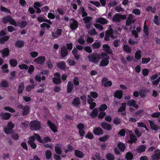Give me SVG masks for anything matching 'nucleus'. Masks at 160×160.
I'll return each mask as SVG.
<instances>
[{
  "instance_id": "nucleus-64",
  "label": "nucleus",
  "mask_w": 160,
  "mask_h": 160,
  "mask_svg": "<svg viewBox=\"0 0 160 160\" xmlns=\"http://www.w3.org/2000/svg\"><path fill=\"white\" fill-rule=\"evenodd\" d=\"M66 49L67 50L71 51L73 48V44L72 43H67L66 44Z\"/></svg>"
},
{
  "instance_id": "nucleus-44",
  "label": "nucleus",
  "mask_w": 160,
  "mask_h": 160,
  "mask_svg": "<svg viewBox=\"0 0 160 160\" xmlns=\"http://www.w3.org/2000/svg\"><path fill=\"white\" fill-rule=\"evenodd\" d=\"M46 158L48 159H50L52 156V153L50 150H47L45 152Z\"/></svg>"
},
{
  "instance_id": "nucleus-6",
  "label": "nucleus",
  "mask_w": 160,
  "mask_h": 160,
  "mask_svg": "<svg viewBox=\"0 0 160 160\" xmlns=\"http://www.w3.org/2000/svg\"><path fill=\"white\" fill-rule=\"evenodd\" d=\"M47 124L51 130L54 132H58L57 128L56 125L49 120L47 121Z\"/></svg>"
},
{
  "instance_id": "nucleus-58",
  "label": "nucleus",
  "mask_w": 160,
  "mask_h": 160,
  "mask_svg": "<svg viewBox=\"0 0 160 160\" xmlns=\"http://www.w3.org/2000/svg\"><path fill=\"white\" fill-rule=\"evenodd\" d=\"M88 33L91 36L93 35H96L97 34V33L95 29L94 28H93L91 30L89 31Z\"/></svg>"
},
{
  "instance_id": "nucleus-9",
  "label": "nucleus",
  "mask_w": 160,
  "mask_h": 160,
  "mask_svg": "<svg viewBox=\"0 0 160 160\" xmlns=\"http://www.w3.org/2000/svg\"><path fill=\"white\" fill-rule=\"evenodd\" d=\"M101 127L104 129L110 131L112 129V127L111 124L106 122H102L101 123Z\"/></svg>"
},
{
  "instance_id": "nucleus-18",
  "label": "nucleus",
  "mask_w": 160,
  "mask_h": 160,
  "mask_svg": "<svg viewBox=\"0 0 160 160\" xmlns=\"http://www.w3.org/2000/svg\"><path fill=\"white\" fill-rule=\"evenodd\" d=\"M30 112V107L28 105H26L23 108L22 115L23 116H26Z\"/></svg>"
},
{
  "instance_id": "nucleus-53",
  "label": "nucleus",
  "mask_w": 160,
  "mask_h": 160,
  "mask_svg": "<svg viewBox=\"0 0 160 160\" xmlns=\"http://www.w3.org/2000/svg\"><path fill=\"white\" fill-rule=\"evenodd\" d=\"M151 59V58H142V63L143 64L147 63L150 61Z\"/></svg>"
},
{
  "instance_id": "nucleus-8",
  "label": "nucleus",
  "mask_w": 160,
  "mask_h": 160,
  "mask_svg": "<svg viewBox=\"0 0 160 160\" xmlns=\"http://www.w3.org/2000/svg\"><path fill=\"white\" fill-rule=\"evenodd\" d=\"M93 132L96 135L99 136L103 134L102 129L100 127L95 128L93 130Z\"/></svg>"
},
{
  "instance_id": "nucleus-2",
  "label": "nucleus",
  "mask_w": 160,
  "mask_h": 160,
  "mask_svg": "<svg viewBox=\"0 0 160 160\" xmlns=\"http://www.w3.org/2000/svg\"><path fill=\"white\" fill-rule=\"evenodd\" d=\"M88 58L90 62L97 64L99 61L100 55L98 53H91L88 56Z\"/></svg>"
},
{
  "instance_id": "nucleus-28",
  "label": "nucleus",
  "mask_w": 160,
  "mask_h": 160,
  "mask_svg": "<svg viewBox=\"0 0 160 160\" xmlns=\"http://www.w3.org/2000/svg\"><path fill=\"white\" fill-rule=\"evenodd\" d=\"M74 154L77 157L80 158H82L84 156L83 153L81 151L78 150L74 151Z\"/></svg>"
},
{
  "instance_id": "nucleus-45",
  "label": "nucleus",
  "mask_w": 160,
  "mask_h": 160,
  "mask_svg": "<svg viewBox=\"0 0 160 160\" xmlns=\"http://www.w3.org/2000/svg\"><path fill=\"white\" fill-rule=\"evenodd\" d=\"M152 158L153 160H157L160 159V152L157 154H155L152 156Z\"/></svg>"
},
{
  "instance_id": "nucleus-16",
  "label": "nucleus",
  "mask_w": 160,
  "mask_h": 160,
  "mask_svg": "<svg viewBox=\"0 0 160 160\" xmlns=\"http://www.w3.org/2000/svg\"><path fill=\"white\" fill-rule=\"evenodd\" d=\"M9 49L8 48H4L3 49L0 50V53L2 54V57L4 58L9 55Z\"/></svg>"
},
{
  "instance_id": "nucleus-36",
  "label": "nucleus",
  "mask_w": 160,
  "mask_h": 160,
  "mask_svg": "<svg viewBox=\"0 0 160 160\" xmlns=\"http://www.w3.org/2000/svg\"><path fill=\"white\" fill-rule=\"evenodd\" d=\"M101 43L99 42H95L92 45L93 49L98 48L101 47Z\"/></svg>"
},
{
  "instance_id": "nucleus-26",
  "label": "nucleus",
  "mask_w": 160,
  "mask_h": 160,
  "mask_svg": "<svg viewBox=\"0 0 160 160\" xmlns=\"http://www.w3.org/2000/svg\"><path fill=\"white\" fill-rule=\"evenodd\" d=\"M102 48L104 49V50L108 54H111L112 53V50L110 49V47L107 44H104L102 46Z\"/></svg>"
},
{
  "instance_id": "nucleus-32",
  "label": "nucleus",
  "mask_w": 160,
  "mask_h": 160,
  "mask_svg": "<svg viewBox=\"0 0 160 160\" xmlns=\"http://www.w3.org/2000/svg\"><path fill=\"white\" fill-rule=\"evenodd\" d=\"M98 115V112L97 108H95L92 111L90 114V116L92 118H94L97 117Z\"/></svg>"
},
{
  "instance_id": "nucleus-38",
  "label": "nucleus",
  "mask_w": 160,
  "mask_h": 160,
  "mask_svg": "<svg viewBox=\"0 0 160 160\" xmlns=\"http://www.w3.org/2000/svg\"><path fill=\"white\" fill-rule=\"evenodd\" d=\"M110 136L109 135H105L102 137H100L99 138V140L102 142H105L109 138Z\"/></svg>"
},
{
  "instance_id": "nucleus-51",
  "label": "nucleus",
  "mask_w": 160,
  "mask_h": 160,
  "mask_svg": "<svg viewBox=\"0 0 160 160\" xmlns=\"http://www.w3.org/2000/svg\"><path fill=\"white\" fill-rule=\"evenodd\" d=\"M52 141L51 139L49 137L47 136L44 137L42 139V143H46L48 142H51Z\"/></svg>"
},
{
  "instance_id": "nucleus-55",
  "label": "nucleus",
  "mask_w": 160,
  "mask_h": 160,
  "mask_svg": "<svg viewBox=\"0 0 160 160\" xmlns=\"http://www.w3.org/2000/svg\"><path fill=\"white\" fill-rule=\"evenodd\" d=\"M19 68L21 70H27L28 67L26 64H22L18 66Z\"/></svg>"
},
{
  "instance_id": "nucleus-20",
  "label": "nucleus",
  "mask_w": 160,
  "mask_h": 160,
  "mask_svg": "<svg viewBox=\"0 0 160 160\" xmlns=\"http://www.w3.org/2000/svg\"><path fill=\"white\" fill-rule=\"evenodd\" d=\"M108 22L107 19L102 17H100L96 20V22L102 25L107 24Z\"/></svg>"
},
{
  "instance_id": "nucleus-25",
  "label": "nucleus",
  "mask_w": 160,
  "mask_h": 160,
  "mask_svg": "<svg viewBox=\"0 0 160 160\" xmlns=\"http://www.w3.org/2000/svg\"><path fill=\"white\" fill-rule=\"evenodd\" d=\"M73 89V83L70 81H69L68 83L67 86V92L68 93L72 92Z\"/></svg>"
},
{
  "instance_id": "nucleus-49",
  "label": "nucleus",
  "mask_w": 160,
  "mask_h": 160,
  "mask_svg": "<svg viewBox=\"0 0 160 160\" xmlns=\"http://www.w3.org/2000/svg\"><path fill=\"white\" fill-rule=\"evenodd\" d=\"M11 16H8L4 17L3 18L2 21L4 23L6 24L9 22L10 20L11 19Z\"/></svg>"
},
{
  "instance_id": "nucleus-46",
  "label": "nucleus",
  "mask_w": 160,
  "mask_h": 160,
  "mask_svg": "<svg viewBox=\"0 0 160 160\" xmlns=\"http://www.w3.org/2000/svg\"><path fill=\"white\" fill-rule=\"evenodd\" d=\"M123 49L125 52L131 53V48L128 45H125L123 47Z\"/></svg>"
},
{
  "instance_id": "nucleus-56",
  "label": "nucleus",
  "mask_w": 160,
  "mask_h": 160,
  "mask_svg": "<svg viewBox=\"0 0 160 160\" xmlns=\"http://www.w3.org/2000/svg\"><path fill=\"white\" fill-rule=\"evenodd\" d=\"M106 115L105 112H100L99 114L98 115V117L100 119L103 118Z\"/></svg>"
},
{
  "instance_id": "nucleus-12",
  "label": "nucleus",
  "mask_w": 160,
  "mask_h": 160,
  "mask_svg": "<svg viewBox=\"0 0 160 160\" xmlns=\"http://www.w3.org/2000/svg\"><path fill=\"white\" fill-rule=\"evenodd\" d=\"M109 57L108 56V57L103 58L101 61L99 66L100 67H104L107 66L109 63Z\"/></svg>"
},
{
  "instance_id": "nucleus-30",
  "label": "nucleus",
  "mask_w": 160,
  "mask_h": 160,
  "mask_svg": "<svg viewBox=\"0 0 160 160\" xmlns=\"http://www.w3.org/2000/svg\"><path fill=\"white\" fill-rule=\"evenodd\" d=\"M142 52L141 50H138L137 51L135 54V58L138 60H140L142 57Z\"/></svg>"
},
{
  "instance_id": "nucleus-22",
  "label": "nucleus",
  "mask_w": 160,
  "mask_h": 160,
  "mask_svg": "<svg viewBox=\"0 0 160 160\" xmlns=\"http://www.w3.org/2000/svg\"><path fill=\"white\" fill-rule=\"evenodd\" d=\"M72 104L75 107L80 106L81 104L80 99L78 97L75 98L72 101Z\"/></svg>"
},
{
  "instance_id": "nucleus-29",
  "label": "nucleus",
  "mask_w": 160,
  "mask_h": 160,
  "mask_svg": "<svg viewBox=\"0 0 160 160\" xmlns=\"http://www.w3.org/2000/svg\"><path fill=\"white\" fill-rule=\"evenodd\" d=\"M146 149V147L144 145H141L137 149L136 151L138 153H141L145 151Z\"/></svg>"
},
{
  "instance_id": "nucleus-31",
  "label": "nucleus",
  "mask_w": 160,
  "mask_h": 160,
  "mask_svg": "<svg viewBox=\"0 0 160 160\" xmlns=\"http://www.w3.org/2000/svg\"><path fill=\"white\" fill-rule=\"evenodd\" d=\"M11 67H15L18 64L17 61L15 59H11L9 61Z\"/></svg>"
},
{
  "instance_id": "nucleus-24",
  "label": "nucleus",
  "mask_w": 160,
  "mask_h": 160,
  "mask_svg": "<svg viewBox=\"0 0 160 160\" xmlns=\"http://www.w3.org/2000/svg\"><path fill=\"white\" fill-rule=\"evenodd\" d=\"M24 42L23 40H18L16 42L14 45L16 47L21 48L24 46Z\"/></svg>"
},
{
  "instance_id": "nucleus-7",
  "label": "nucleus",
  "mask_w": 160,
  "mask_h": 160,
  "mask_svg": "<svg viewBox=\"0 0 160 160\" xmlns=\"http://www.w3.org/2000/svg\"><path fill=\"white\" fill-rule=\"evenodd\" d=\"M47 124L51 130L54 132H58L57 128L56 125L49 120L47 121Z\"/></svg>"
},
{
  "instance_id": "nucleus-10",
  "label": "nucleus",
  "mask_w": 160,
  "mask_h": 160,
  "mask_svg": "<svg viewBox=\"0 0 160 160\" xmlns=\"http://www.w3.org/2000/svg\"><path fill=\"white\" fill-rule=\"evenodd\" d=\"M68 50L67 49L65 46H63L61 48L60 51V55L62 58H64L67 56L68 54Z\"/></svg>"
},
{
  "instance_id": "nucleus-23",
  "label": "nucleus",
  "mask_w": 160,
  "mask_h": 160,
  "mask_svg": "<svg viewBox=\"0 0 160 160\" xmlns=\"http://www.w3.org/2000/svg\"><path fill=\"white\" fill-rule=\"evenodd\" d=\"M61 146V144H57L55 146V152L58 155H61L62 152V148Z\"/></svg>"
},
{
  "instance_id": "nucleus-41",
  "label": "nucleus",
  "mask_w": 160,
  "mask_h": 160,
  "mask_svg": "<svg viewBox=\"0 0 160 160\" xmlns=\"http://www.w3.org/2000/svg\"><path fill=\"white\" fill-rule=\"evenodd\" d=\"M139 94L142 98H144L146 96V90L144 89H141L139 91Z\"/></svg>"
},
{
  "instance_id": "nucleus-54",
  "label": "nucleus",
  "mask_w": 160,
  "mask_h": 160,
  "mask_svg": "<svg viewBox=\"0 0 160 160\" xmlns=\"http://www.w3.org/2000/svg\"><path fill=\"white\" fill-rule=\"evenodd\" d=\"M0 10L2 12H5L8 13L10 14L11 13V12L9 10L2 6L0 7Z\"/></svg>"
},
{
  "instance_id": "nucleus-5",
  "label": "nucleus",
  "mask_w": 160,
  "mask_h": 160,
  "mask_svg": "<svg viewBox=\"0 0 160 160\" xmlns=\"http://www.w3.org/2000/svg\"><path fill=\"white\" fill-rule=\"evenodd\" d=\"M45 60L46 58L45 57L41 56L34 59V62L38 64L42 65L44 63Z\"/></svg>"
},
{
  "instance_id": "nucleus-27",
  "label": "nucleus",
  "mask_w": 160,
  "mask_h": 160,
  "mask_svg": "<svg viewBox=\"0 0 160 160\" xmlns=\"http://www.w3.org/2000/svg\"><path fill=\"white\" fill-rule=\"evenodd\" d=\"M117 146L120 151L122 152H124L126 148L124 144L121 142H119L117 144Z\"/></svg>"
},
{
  "instance_id": "nucleus-42",
  "label": "nucleus",
  "mask_w": 160,
  "mask_h": 160,
  "mask_svg": "<svg viewBox=\"0 0 160 160\" xmlns=\"http://www.w3.org/2000/svg\"><path fill=\"white\" fill-rule=\"evenodd\" d=\"M36 85L32 84L31 85H28L26 88V91L28 92H30L31 90L34 88Z\"/></svg>"
},
{
  "instance_id": "nucleus-1",
  "label": "nucleus",
  "mask_w": 160,
  "mask_h": 160,
  "mask_svg": "<svg viewBox=\"0 0 160 160\" xmlns=\"http://www.w3.org/2000/svg\"><path fill=\"white\" fill-rule=\"evenodd\" d=\"M29 126L30 129L32 131L38 130L41 128L40 122L36 120H34L30 122Z\"/></svg>"
},
{
  "instance_id": "nucleus-48",
  "label": "nucleus",
  "mask_w": 160,
  "mask_h": 160,
  "mask_svg": "<svg viewBox=\"0 0 160 160\" xmlns=\"http://www.w3.org/2000/svg\"><path fill=\"white\" fill-rule=\"evenodd\" d=\"M121 122V119L117 117H116L113 119V123L116 125H118L120 124Z\"/></svg>"
},
{
  "instance_id": "nucleus-35",
  "label": "nucleus",
  "mask_w": 160,
  "mask_h": 160,
  "mask_svg": "<svg viewBox=\"0 0 160 160\" xmlns=\"http://www.w3.org/2000/svg\"><path fill=\"white\" fill-rule=\"evenodd\" d=\"M106 158L107 160H114L115 156L112 153H108L106 155Z\"/></svg>"
},
{
  "instance_id": "nucleus-34",
  "label": "nucleus",
  "mask_w": 160,
  "mask_h": 160,
  "mask_svg": "<svg viewBox=\"0 0 160 160\" xmlns=\"http://www.w3.org/2000/svg\"><path fill=\"white\" fill-rule=\"evenodd\" d=\"M46 64L48 67V68L50 69H52L53 68V65L51 59H48V60H47Z\"/></svg>"
},
{
  "instance_id": "nucleus-14",
  "label": "nucleus",
  "mask_w": 160,
  "mask_h": 160,
  "mask_svg": "<svg viewBox=\"0 0 160 160\" xmlns=\"http://www.w3.org/2000/svg\"><path fill=\"white\" fill-rule=\"evenodd\" d=\"M25 89V84L23 82H21L18 86V94H21Z\"/></svg>"
},
{
  "instance_id": "nucleus-4",
  "label": "nucleus",
  "mask_w": 160,
  "mask_h": 160,
  "mask_svg": "<svg viewBox=\"0 0 160 160\" xmlns=\"http://www.w3.org/2000/svg\"><path fill=\"white\" fill-rule=\"evenodd\" d=\"M110 37L113 39L115 38V37L113 35V30L111 28L106 31L104 39L106 41H108L110 40Z\"/></svg>"
},
{
  "instance_id": "nucleus-43",
  "label": "nucleus",
  "mask_w": 160,
  "mask_h": 160,
  "mask_svg": "<svg viewBox=\"0 0 160 160\" xmlns=\"http://www.w3.org/2000/svg\"><path fill=\"white\" fill-rule=\"evenodd\" d=\"M0 86L3 88H8L9 86L8 83L7 81H2L0 84Z\"/></svg>"
},
{
  "instance_id": "nucleus-3",
  "label": "nucleus",
  "mask_w": 160,
  "mask_h": 160,
  "mask_svg": "<svg viewBox=\"0 0 160 160\" xmlns=\"http://www.w3.org/2000/svg\"><path fill=\"white\" fill-rule=\"evenodd\" d=\"M127 19L126 15L124 14H120L119 13L115 14L112 17V20L113 22H119L121 20H125Z\"/></svg>"
},
{
  "instance_id": "nucleus-15",
  "label": "nucleus",
  "mask_w": 160,
  "mask_h": 160,
  "mask_svg": "<svg viewBox=\"0 0 160 160\" xmlns=\"http://www.w3.org/2000/svg\"><path fill=\"white\" fill-rule=\"evenodd\" d=\"M136 101L134 100H129L127 103V105L129 106H132L135 108H138V105L136 104Z\"/></svg>"
},
{
  "instance_id": "nucleus-21",
  "label": "nucleus",
  "mask_w": 160,
  "mask_h": 160,
  "mask_svg": "<svg viewBox=\"0 0 160 160\" xmlns=\"http://www.w3.org/2000/svg\"><path fill=\"white\" fill-rule=\"evenodd\" d=\"M57 67L60 69L65 70L66 66L64 61H61L57 63Z\"/></svg>"
},
{
  "instance_id": "nucleus-62",
  "label": "nucleus",
  "mask_w": 160,
  "mask_h": 160,
  "mask_svg": "<svg viewBox=\"0 0 160 160\" xmlns=\"http://www.w3.org/2000/svg\"><path fill=\"white\" fill-rule=\"evenodd\" d=\"M132 12L134 14L138 15L141 13L140 10L139 9H135L132 10Z\"/></svg>"
},
{
  "instance_id": "nucleus-59",
  "label": "nucleus",
  "mask_w": 160,
  "mask_h": 160,
  "mask_svg": "<svg viewBox=\"0 0 160 160\" xmlns=\"http://www.w3.org/2000/svg\"><path fill=\"white\" fill-rule=\"evenodd\" d=\"M85 137L89 139H92L94 138V136L91 132H88Z\"/></svg>"
},
{
  "instance_id": "nucleus-33",
  "label": "nucleus",
  "mask_w": 160,
  "mask_h": 160,
  "mask_svg": "<svg viewBox=\"0 0 160 160\" xmlns=\"http://www.w3.org/2000/svg\"><path fill=\"white\" fill-rule=\"evenodd\" d=\"M9 38L8 36H6L0 38V44H3L5 42L7 41Z\"/></svg>"
},
{
  "instance_id": "nucleus-50",
  "label": "nucleus",
  "mask_w": 160,
  "mask_h": 160,
  "mask_svg": "<svg viewBox=\"0 0 160 160\" xmlns=\"http://www.w3.org/2000/svg\"><path fill=\"white\" fill-rule=\"evenodd\" d=\"M34 135L35 137H36L35 139H36L38 142L41 143H42V139L41 137L38 134L36 133H34Z\"/></svg>"
},
{
  "instance_id": "nucleus-52",
  "label": "nucleus",
  "mask_w": 160,
  "mask_h": 160,
  "mask_svg": "<svg viewBox=\"0 0 160 160\" xmlns=\"http://www.w3.org/2000/svg\"><path fill=\"white\" fill-rule=\"evenodd\" d=\"M146 10L148 12L151 11L152 13H154L156 11V8H152L151 6H149L146 8Z\"/></svg>"
},
{
  "instance_id": "nucleus-63",
  "label": "nucleus",
  "mask_w": 160,
  "mask_h": 160,
  "mask_svg": "<svg viewBox=\"0 0 160 160\" xmlns=\"http://www.w3.org/2000/svg\"><path fill=\"white\" fill-rule=\"evenodd\" d=\"M68 64L69 66H74L76 64V62L73 60H68Z\"/></svg>"
},
{
  "instance_id": "nucleus-39",
  "label": "nucleus",
  "mask_w": 160,
  "mask_h": 160,
  "mask_svg": "<svg viewBox=\"0 0 160 160\" xmlns=\"http://www.w3.org/2000/svg\"><path fill=\"white\" fill-rule=\"evenodd\" d=\"M133 158V154L131 152L127 153L126 155V158L127 160H132Z\"/></svg>"
},
{
  "instance_id": "nucleus-40",
  "label": "nucleus",
  "mask_w": 160,
  "mask_h": 160,
  "mask_svg": "<svg viewBox=\"0 0 160 160\" xmlns=\"http://www.w3.org/2000/svg\"><path fill=\"white\" fill-rule=\"evenodd\" d=\"M126 108V103L123 102L122 103V106L118 109V112H122L125 111Z\"/></svg>"
},
{
  "instance_id": "nucleus-61",
  "label": "nucleus",
  "mask_w": 160,
  "mask_h": 160,
  "mask_svg": "<svg viewBox=\"0 0 160 160\" xmlns=\"http://www.w3.org/2000/svg\"><path fill=\"white\" fill-rule=\"evenodd\" d=\"M143 31L145 34L147 36H148L149 35L148 32V26L144 25L143 27Z\"/></svg>"
},
{
  "instance_id": "nucleus-60",
  "label": "nucleus",
  "mask_w": 160,
  "mask_h": 160,
  "mask_svg": "<svg viewBox=\"0 0 160 160\" xmlns=\"http://www.w3.org/2000/svg\"><path fill=\"white\" fill-rule=\"evenodd\" d=\"M94 27L97 29H98L100 30H102L103 29V26L99 24L96 23L94 24Z\"/></svg>"
},
{
  "instance_id": "nucleus-37",
  "label": "nucleus",
  "mask_w": 160,
  "mask_h": 160,
  "mask_svg": "<svg viewBox=\"0 0 160 160\" xmlns=\"http://www.w3.org/2000/svg\"><path fill=\"white\" fill-rule=\"evenodd\" d=\"M107 108L108 106L107 105L105 104H103L100 106L98 109L100 112H104L105 111L107 110Z\"/></svg>"
},
{
  "instance_id": "nucleus-17",
  "label": "nucleus",
  "mask_w": 160,
  "mask_h": 160,
  "mask_svg": "<svg viewBox=\"0 0 160 160\" xmlns=\"http://www.w3.org/2000/svg\"><path fill=\"white\" fill-rule=\"evenodd\" d=\"M1 118L3 120H7L9 119L11 117V114L8 112L5 113H2L0 114Z\"/></svg>"
},
{
  "instance_id": "nucleus-11",
  "label": "nucleus",
  "mask_w": 160,
  "mask_h": 160,
  "mask_svg": "<svg viewBox=\"0 0 160 160\" xmlns=\"http://www.w3.org/2000/svg\"><path fill=\"white\" fill-rule=\"evenodd\" d=\"M148 121L149 123L150 128L152 130L156 131L160 129V127L159 125L155 124L153 122L150 120H149Z\"/></svg>"
},
{
  "instance_id": "nucleus-13",
  "label": "nucleus",
  "mask_w": 160,
  "mask_h": 160,
  "mask_svg": "<svg viewBox=\"0 0 160 160\" xmlns=\"http://www.w3.org/2000/svg\"><path fill=\"white\" fill-rule=\"evenodd\" d=\"M73 23L70 24V28L73 31L75 30L78 27V22L77 20L72 18Z\"/></svg>"
},
{
  "instance_id": "nucleus-19",
  "label": "nucleus",
  "mask_w": 160,
  "mask_h": 160,
  "mask_svg": "<svg viewBox=\"0 0 160 160\" xmlns=\"http://www.w3.org/2000/svg\"><path fill=\"white\" fill-rule=\"evenodd\" d=\"M123 95V92L121 90H117L114 93V97L118 99H121Z\"/></svg>"
},
{
  "instance_id": "nucleus-47",
  "label": "nucleus",
  "mask_w": 160,
  "mask_h": 160,
  "mask_svg": "<svg viewBox=\"0 0 160 160\" xmlns=\"http://www.w3.org/2000/svg\"><path fill=\"white\" fill-rule=\"evenodd\" d=\"M52 81L54 83L56 84H59L61 82V78H57L55 77H54L52 78Z\"/></svg>"
},
{
  "instance_id": "nucleus-57",
  "label": "nucleus",
  "mask_w": 160,
  "mask_h": 160,
  "mask_svg": "<svg viewBox=\"0 0 160 160\" xmlns=\"http://www.w3.org/2000/svg\"><path fill=\"white\" fill-rule=\"evenodd\" d=\"M92 19V17L89 16H87L83 18V20L84 21L85 23H88L90 22V21Z\"/></svg>"
}]
</instances>
